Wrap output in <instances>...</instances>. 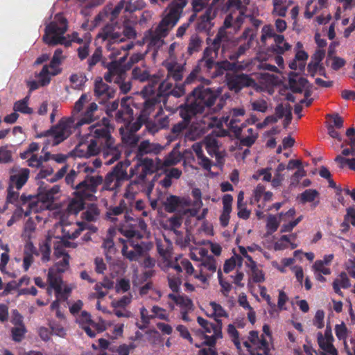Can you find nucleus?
Returning a JSON list of instances; mask_svg holds the SVG:
<instances>
[{
	"label": "nucleus",
	"instance_id": "f257e3e1",
	"mask_svg": "<svg viewBox=\"0 0 355 355\" xmlns=\"http://www.w3.org/2000/svg\"><path fill=\"white\" fill-rule=\"evenodd\" d=\"M137 10L133 3L128 0H121L117 5L110 11V20L114 21L120 15L123 21L122 32L116 26L107 25L98 34V37L103 41L108 40L110 44L108 49L111 51L109 57L112 60L109 64V73L105 76L107 82H119V79H123V71L121 69L122 64L128 56V51L132 48V44L124 46H119V42H122L125 39L134 38L136 36L135 25L137 19L132 12Z\"/></svg>",
	"mask_w": 355,
	"mask_h": 355
},
{
	"label": "nucleus",
	"instance_id": "f03ea898",
	"mask_svg": "<svg viewBox=\"0 0 355 355\" xmlns=\"http://www.w3.org/2000/svg\"><path fill=\"white\" fill-rule=\"evenodd\" d=\"M250 2V0H228L227 10L230 13L225 19L223 26L219 29L211 46L205 51L204 57L200 61L198 65L185 80L184 86L199 83L194 89H202V85H209L210 84L209 80L202 78L199 75L200 69L204 67L208 71L213 67L214 64V60L217 55L218 50L220 46L224 49L225 43L229 40L226 29L232 28L234 32L240 29L245 17L246 6Z\"/></svg>",
	"mask_w": 355,
	"mask_h": 355
},
{
	"label": "nucleus",
	"instance_id": "7ed1b4c3",
	"mask_svg": "<svg viewBox=\"0 0 355 355\" xmlns=\"http://www.w3.org/2000/svg\"><path fill=\"white\" fill-rule=\"evenodd\" d=\"M186 6V0H175L171 2L166 10V15L155 31H150L145 35L144 40L149 46L158 49L162 46L163 38L170 30L175 26Z\"/></svg>",
	"mask_w": 355,
	"mask_h": 355
},
{
	"label": "nucleus",
	"instance_id": "20e7f679",
	"mask_svg": "<svg viewBox=\"0 0 355 355\" xmlns=\"http://www.w3.org/2000/svg\"><path fill=\"white\" fill-rule=\"evenodd\" d=\"M90 135L94 137L90 140L87 146L86 155H96L101 148L107 150V153H111L114 156L117 154V150L114 145V140L111 136V130L113 128L110 124V120L103 118L101 123L91 125Z\"/></svg>",
	"mask_w": 355,
	"mask_h": 355
},
{
	"label": "nucleus",
	"instance_id": "39448f33",
	"mask_svg": "<svg viewBox=\"0 0 355 355\" xmlns=\"http://www.w3.org/2000/svg\"><path fill=\"white\" fill-rule=\"evenodd\" d=\"M67 30L66 18L60 13L57 14L53 20L46 26L43 41L49 45L62 44L66 47L70 46L72 42L79 44L83 42V40L78 37L77 33L64 36Z\"/></svg>",
	"mask_w": 355,
	"mask_h": 355
},
{
	"label": "nucleus",
	"instance_id": "423d86ee",
	"mask_svg": "<svg viewBox=\"0 0 355 355\" xmlns=\"http://www.w3.org/2000/svg\"><path fill=\"white\" fill-rule=\"evenodd\" d=\"M218 94L214 90H192L187 97L186 104L180 107V114L184 121L189 122L197 114L202 113L215 102Z\"/></svg>",
	"mask_w": 355,
	"mask_h": 355
},
{
	"label": "nucleus",
	"instance_id": "0eeeda50",
	"mask_svg": "<svg viewBox=\"0 0 355 355\" xmlns=\"http://www.w3.org/2000/svg\"><path fill=\"white\" fill-rule=\"evenodd\" d=\"M161 97V94H157L155 98H150L145 101L144 107L140 112L137 121L133 123L130 126L125 127V130L121 127L119 130L121 134V138L124 143L129 146H135L139 141V137L135 132L139 130L144 122L146 121L150 113L154 109V106L157 102H159V98Z\"/></svg>",
	"mask_w": 355,
	"mask_h": 355
},
{
	"label": "nucleus",
	"instance_id": "6e6552de",
	"mask_svg": "<svg viewBox=\"0 0 355 355\" xmlns=\"http://www.w3.org/2000/svg\"><path fill=\"white\" fill-rule=\"evenodd\" d=\"M65 58L66 56L63 54L62 50L57 49L54 52L50 64L44 66L40 73L35 76V78L28 82V85L30 87V89H37L38 87L46 86L52 76L60 73L61 69L60 66Z\"/></svg>",
	"mask_w": 355,
	"mask_h": 355
},
{
	"label": "nucleus",
	"instance_id": "1a4fd4ad",
	"mask_svg": "<svg viewBox=\"0 0 355 355\" xmlns=\"http://www.w3.org/2000/svg\"><path fill=\"white\" fill-rule=\"evenodd\" d=\"M127 167L122 162L117 163L109 172L103 180L102 189L118 192L124 181L129 179L127 173Z\"/></svg>",
	"mask_w": 355,
	"mask_h": 355
},
{
	"label": "nucleus",
	"instance_id": "9d476101",
	"mask_svg": "<svg viewBox=\"0 0 355 355\" xmlns=\"http://www.w3.org/2000/svg\"><path fill=\"white\" fill-rule=\"evenodd\" d=\"M103 178L101 175H87L83 180L80 181L74 187L73 194L76 197H81L92 200L94 193L97 191L99 185L103 184Z\"/></svg>",
	"mask_w": 355,
	"mask_h": 355
},
{
	"label": "nucleus",
	"instance_id": "9b49d317",
	"mask_svg": "<svg viewBox=\"0 0 355 355\" xmlns=\"http://www.w3.org/2000/svg\"><path fill=\"white\" fill-rule=\"evenodd\" d=\"M157 170V166L152 159L145 157L139 158L134 167L130 171V178L136 176L135 184H144L146 182V177L152 175Z\"/></svg>",
	"mask_w": 355,
	"mask_h": 355
},
{
	"label": "nucleus",
	"instance_id": "f8f14e48",
	"mask_svg": "<svg viewBox=\"0 0 355 355\" xmlns=\"http://www.w3.org/2000/svg\"><path fill=\"white\" fill-rule=\"evenodd\" d=\"M197 322L202 328L203 333L207 334L205 336L206 340L204 343L209 347L215 346L216 340L223 337L221 320L215 318V323H212L198 316Z\"/></svg>",
	"mask_w": 355,
	"mask_h": 355
},
{
	"label": "nucleus",
	"instance_id": "ddd939ff",
	"mask_svg": "<svg viewBox=\"0 0 355 355\" xmlns=\"http://www.w3.org/2000/svg\"><path fill=\"white\" fill-rule=\"evenodd\" d=\"M75 126L73 116L62 119L55 126L48 130L45 135H51L53 139V144L58 145L69 137L71 134L72 128Z\"/></svg>",
	"mask_w": 355,
	"mask_h": 355
},
{
	"label": "nucleus",
	"instance_id": "4468645a",
	"mask_svg": "<svg viewBox=\"0 0 355 355\" xmlns=\"http://www.w3.org/2000/svg\"><path fill=\"white\" fill-rule=\"evenodd\" d=\"M245 114V110L243 108H233L227 116H224L221 119V122L229 128L236 139H240L242 130L245 127V123L238 125V123L241 121L240 117L243 116Z\"/></svg>",
	"mask_w": 355,
	"mask_h": 355
},
{
	"label": "nucleus",
	"instance_id": "2eb2a0df",
	"mask_svg": "<svg viewBox=\"0 0 355 355\" xmlns=\"http://www.w3.org/2000/svg\"><path fill=\"white\" fill-rule=\"evenodd\" d=\"M291 92L286 93V90H279V99L282 101L275 107V115L279 119H282L292 114L291 106L285 101L295 102L297 99V94H302L303 90H291Z\"/></svg>",
	"mask_w": 355,
	"mask_h": 355
},
{
	"label": "nucleus",
	"instance_id": "dca6fc26",
	"mask_svg": "<svg viewBox=\"0 0 355 355\" xmlns=\"http://www.w3.org/2000/svg\"><path fill=\"white\" fill-rule=\"evenodd\" d=\"M55 226L57 230H60L61 237L68 239H76L86 228L84 222L72 223L64 220L56 223Z\"/></svg>",
	"mask_w": 355,
	"mask_h": 355
},
{
	"label": "nucleus",
	"instance_id": "f3484780",
	"mask_svg": "<svg viewBox=\"0 0 355 355\" xmlns=\"http://www.w3.org/2000/svg\"><path fill=\"white\" fill-rule=\"evenodd\" d=\"M170 120L168 115L165 113L162 107H159L158 112L154 116V119L149 121L148 118L146 121L144 122L148 132L154 134L161 129L168 127Z\"/></svg>",
	"mask_w": 355,
	"mask_h": 355
},
{
	"label": "nucleus",
	"instance_id": "a211bd4d",
	"mask_svg": "<svg viewBox=\"0 0 355 355\" xmlns=\"http://www.w3.org/2000/svg\"><path fill=\"white\" fill-rule=\"evenodd\" d=\"M295 57L289 63V67L293 70H300L303 71L305 69L306 61L309 58V54L304 49L303 44L297 42L294 48Z\"/></svg>",
	"mask_w": 355,
	"mask_h": 355
},
{
	"label": "nucleus",
	"instance_id": "6ab92c4d",
	"mask_svg": "<svg viewBox=\"0 0 355 355\" xmlns=\"http://www.w3.org/2000/svg\"><path fill=\"white\" fill-rule=\"evenodd\" d=\"M114 118L117 123H123L125 128L133 123V110L126 104L124 98L121 101V107L114 113Z\"/></svg>",
	"mask_w": 355,
	"mask_h": 355
},
{
	"label": "nucleus",
	"instance_id": "aec40b11",
	"mask_svg": "<svg viewBox=\"0 0 355 355\" xmlns=\"http://www.w3.org/2000/svg\"><path fill=\"white\" fill-rule=\"evenodd\" d=\"M254 36L253 30L246 28L239 39V42H243V43L239 46L238 51L234 54L230 56V58L231 60H236L241 55H243L251 47Z\"/></svg>",
	"mask_w": 355,
	"mask_h": 355
},
{
	"label": "nucleus",
	"instance_id": "412c9836",
	"mask_svg": "<svg viewBox=\"0 0 355 355\" xmlns=\"http://www.w3.org/2000/svg\"><path fill=\"white\" fill-rule=\"evenodd\" d=\"M230 89H241L243 87H254L256 83L248 75L241 73L232 76L228 79Z\"/></svg>",
	"mask_w": 355,
	"mask_h": 355
},
{
	"label": "nucleus",
	"instance_id": "4be33fe9",
	"mask_svg": "<svg viewBox=\"0 0 355 355\" xmlns=\"http://www.w3.org/2000/svg\"><path fill=\"white\" fill-rule=\"evenodd\" d=\"M12 174L10 177V186L15 187L17 190L20 189L27 182L30 171L28 168H12Z\"/></svg>",
	"mask_w": 355,
	"mask_h": 355
},
{
	"label": "nucleus",
	"instance_id": "5701e85b",
	"mask_svg": "<svg viewBox=\"0 0 355 355\" xmlns=\"http://www.w3.org/2000/svg\"><path fill=\"white\" fill-rule=\"evenodd\" d=\"M164 65L167 69L168 78H172L175 82L182 80L184 71L183 64L178 63L175 60H166Z\"/></svg>",
	"mask_w": 355,
	"mask_h": 355
},
{
	"label": "nucleus",
	"instance_id": "b1692460",
	"mask_svg": "<svg viewBox=\"0 0 355 355\" xmlns=\"http://www.w3.org/2000/svg\"><path fill=\"white\" fill-rule=\"evenodd\" d=\"M190 202L185 198H180L176 196L171 195L166 198L164 202L165 210L168 213H173L178 207L189 206Z\"/></svg>",
	"mask_w": 355,
	"mask_h": 355
},
{
	"label": "nucleus",
	"instance_id": "393cba45",
	"mask_svg": "<svg viewBox=\"0 0 355 355\" xmlns=\"http://www.w3.org/2000/svg\"><path fill=\"white\" fill-rule=\"evenodd\" d=\"M200 143L202 144V147L204 146L211 156L214 155L218 159L220 158L219 144L216 136L209 135Z\"/></svg>",
	"mask_w": 355,
	"mask_h": 355
},
{
	"label": "nucleus",
	"instance_id": "a878e982",
	"mask_svg": "<svg viewBox=\"0 0 355 355\" xmlns=\"http://www.w3.org/2000/svg\"><path fill=\"white\" fill-rule=\"evenodd\" d=\"M130 245L132 247V250H128L127 244H124L121 253L130 261H137L139 257L143 255L144 250L141 245L135 243L132 241H129Z\"/></svg>",
	"mask_w": 355,
	"mask_h": 355
},
{
	"label": "nucleus",
	"instance_id": "bb28decb",
	"mask_svg": "<svg viewBox=\"0 0 355 355\" xmlns=\"http://www.w3.org/2000/svg\"><path fill=\"white\" fill-rule=\"evenodd\" d=\"M163 146L157 143H151L148 140L142 141L137 149V156H143L146 154L159 153L163 150Z\"/></svg>",
	"mask_w": 355,
	"mask_h": 355
},
{
	"label": "nucleus",
	"instance_id": "cd10ccee",
	"mask_svg": "<svg viewBox=\"0 0 355 355\" xmlns=\"http://www.w3.org/2000/svg\"><path fill=\"white\" fill-rule=\"evenodd\" d=\"M38 256L39 253L31 241H27L24 246L23 266L26 271L28 270L33 262V256Z\"/></svg>",
	"mask_w": 355,
	"mask_h": 355
},
{
	"label": "nucleus",
	"instance_id": "c85d7f7f",
	"mask_svg": "<svg viewBox=\"0 0 355 355\" xmlns=\"http://www.w3.org/2000/svg\"><path fill=\"white\" fill-rule=\"evenodd\" d=\"M233 198L230 194H225L223 198V209L220 216V224L223 227L227 226L230 220V214L232 211Z\"/></svg>",
	"mask_w": 355,
	"mask_h": 355
},
{
	"label": "nucleus",
	"instance_id": "c756f323",
	"mask_svg": "<svg viewBox=\"0 0 355 355\" xmlns=\"http://www.w3.org/2000/svg\"><path fill=\"white\" fill-rule=\"evenodd\" d=\"M180 146V144H177L173 150L165 157L162 164L163 166H174L182 160L183 156L179 150Z\"/></svg>",
	"mask_w": 355,
	"mask_h": 355
},
{
	"label": "nucleus",
	"instance_id": "7c9ffc66",
	"mask_svg": "<svg viewBox=\"0 0 355 355\" xmlns=\"http://www.w3.org/2000/svg\"><path fill=\"white\" fill-rule=\"evenodd\" d=\"M98 107L96 103H90L85 112L83 114L81 118L76 123V126L78 127L85 123L93 122L96 119L95 112L98 110Z\"/></svg>",
	"mask_w": 355,
	"mask_h": 355
},
{
	"label": "nucleus",
	"instance_id": "2f4dec72",
	"mask_svg": "<svg viewBox=\"0 0 355 355\" xmlns=\"http://www.w3.org/2000/svg\"><path fill=\"white\" fill-rule=\"evenodd\" d=\"M47 280L51 288H53L56 294L62 293V277L60 272L54 271V269H49Z\"/></svg>",
	"mask_w": 355,
	"mask_h": 355
},
{
	"label": "nucleus",
	"instance_id": "473e14b6",
	"mask_svg": "<svg viewBox=\"0 0 355 355\" xmlns=\"http://www.w3.org/2000/svg\"><path fill=\"white\" fill-rule=\"evenodd\" d=\"M192 150L196 153L199 162L198 164L205 170H210L211 167V160L203 154L202 144L195 143L192 145Z\"/></svg>",
	"mask_w": 355,
	"mask_h": 355
},
{
	"label": "nucleus",
	"instance_id": "72a5a7b5",
	"mask_svg": "<svg viewBox=\"0 0 355 355\" xmlns=\"http://www.w3.org/2000/svg\"><path fill=\"white\" fill-rule=\"evenodd\" d=\"M318 343L320 347L323 349L326 353L330 355H338L337 349L333 345L334 340L325 339L321 332L317 334Z\"/></svg>",
	"mask_w": 355,
	"mask_h": 355
},
{
	"label": "nucleus",
	"instance_id": "f704fd0d",
	"mask_svg": "<svg viewBox=\"0 0 355 355\" xmlns=\"http://www.w3.org/2000/svg\"><path fill=\"white\" fill-rule=\"evenodd\" d=\"M290 89H309V82L303 76L291 73L289 76Z\"/></svg>",
	"mask_w": 355,
	"mask_h": 355
},
{
	"label": "nucleus",
	"instance_id": "c9c22d12",
	"mask_svg": "<svg viewBox=\"0 0 355 355\" xmlns=\"http://www.w3.org/2000/svg\"><path fill=\"white\" fill-rule=\"evenodd\" d=\"M286 3L287 0H272V15L273 17H285L288 11V6Z\"/></svg>",
	"mask_w": 355,
	"mask_h": 355
},
{
	"label": "nucleus",
	"instance_id": "e433bc0d",
	"mask_svg": "<svg viewBox=\"0 0 355 355\" xmlns=\"http://www.w3.org/2000/svg\"><path fill=\"white\" fill-rule=\"evenodd\" d=\"M248 135L242 137V134L241 135L240 140L241 144L244 146L250 147L252 146L257 139L258 138L259 133L257 130L250 128L247 130Z\"/></svg>",
	"mask_w": 355,
	"mask_h": 355
},
{
	"label": "nucleus",
	"instance_id": "4c0bfd02",
	"mask_svg": "<svg viewBox=\"0 0 355 355\" xmlns=\"http://www.w3.org/2000/svg\"><path fill=\"white\" fill-rule=\"evenodd\" d=\"M126 208L124 200H121L118 206L110 208L106 214L107 218L112 222H116L117 218L116 216L121 215L123 213Z\"/></svg>",
	"mask_w": 355,
	"mask_h": 355
},
{
	"label": "nucleus",
	"instance_id": "58836bf2",
	"mask_svg": "<svg viewBox=\"0 0 355 355\" xmlns=\"http://www.w3.org/2000/svg\"><path fill=\"white\" fill-rule=\"evenodd\" d=\"M322 9L320 5L318 4V1L315 2L314 0H309L305 5L304 17L307 19H311Z\"/></svg>",
	"mask_w": 355,
	"mask_h": 355
},
{
	"label": "nucleus",
	"instance_id": "ea45409f",
	"mask_svg": "<svg viewBox=\"0 0 355 355\" xmlns=\"http://www.w3.org/2000/svg\"><path fill=\"white\" fill-rule=\"evenodd\" d=\"M29 97L26 96L21 100L17 101L13 106V110L15 112H19L23 114H32L33 109L28 106V101Z\"/></svg>",
	"mask_w": 355,
	"mask_h": 355
},
{
	"label": "nucleus",
	"instance_id": "a19ab883",
	"mask_svg": "<svg viewBox=\"0 0 355 355\" xmlns=\"http://www.w3.org/2000/svg\"><path fill=\"white\" fill-rule=\"evenodd\" d=\"M87 200L85 198L76 197L71 200L69 205V210L73 214H77L80 211L83 210L85 207V200Z\"/></svg>",
	"mask_w": 355,
	"mask_h": 355
},
{
	"label": "nucleus",
	"instance_id": "79ce46f5",
	"mask_svg": "<svg viewBox=\"0 0 355 355\" xmlns=\"http://www.w3.org/2000/svg\"><path fill=\"white\" fill-rule=\"evenodd\" d=\"M91 100L92 98L89 95L87 94H83L80 98L75 103L71 116H73V119H75L76 115L82 111L84 105L89 103Z\"/></svg>",
	"mask_w": 355,
	"mask_h": 355
},
{
	"label": "nucleus",
	"instance_id": "37998d69",
	"mask_svg": "<svg viewBox=\"0 0 355 355\" xmlns=\"http://www.w3.org/2000/svg\"><path fill=\"white\" fill-rule=\"evenodd\" d=\"M83 215L87 221H96L98 218L100 211L96 205H91Z\"/></svg>",
	"mask_w": 355,
	"mask_h": 355
},
{
	"label": "nucleus",
	"instance_id": "c03bdc74",
	"mask_svg": "<svg viewBox=\"0 0 355 355\" xmlns=\"http://www.w3.org/2000/svg\"><path fill=\"white\" fill-rule=\"evenodd\" d=\"M326 62L327 65L330 66L335 71L339 70L346 64L345 59L336 55L327 57Z\"/></svg>",
	"mask_w": 355,
	"mask_h": 355
},
{
	"label": "nucleus",
	"instance_id": "a18cd8bd",
	"mask_svg": "<svg viewBox=\"0 0 355 355\" xmlns=\"http://www.w3.org/2000/svg\"><path fill=\"white\" fill-rule=\"evenodd\" d=\"M274 42L279 53L282 54L291 48V46L285 41L284 37L282 35L277 34L274 39Z\"/></svg>",
	"mask_w": 355,
	"mask_h": 355
},
{
	"label": "nucleus",
	"instance_id": "49530a36",
	"mask_svg": "<svg viewBox=\"0 0 355 355\" xmlns=\"http://www.w3.org/2000/svg\"><path fill=\"white\" fill-rule=\"evenodd\" d=\"M11 337L12 340L16 343H20L25 337L27 332L26 326L13 327L11 330Z\"/></svg>",
	"mask_w": 355,
	"mask_h": 355
},
{
	"label": "nucleus",
	"instance_id": "de8ad7c7",
	"mask_svg": "<svg viewBox=\"0 0 355 355\" xmlns=\"http://www.w3.org/2000/svg\"><path fill=\"white\" fill-rule=\"evenodd\" d=\"M51 239V236H48L45 242L40 247V251L42 254V260L44 262L50 260Z\"/></svg>",
	"mask_w": 355,
	"mask_h": 355
},
{
	"label": "nucleus",
	"instance_id": "09e8293b",
	"mask_svg": "<svg viewBox=\"0 0 355 355\" xmlns=\"http://www.w3.org/2000/svg\"><path fill=\"white\" fill-rule=\"evenodd\" d=\"M61 257L62 258V260L55 263V265L50 269H54V271L62 273L65 272L69 268V255L66 254Z\"/></svg>",
	"mask_w": 355,
	"mask_h": 355
},
{
	"label": "nucleus",
	"instance_id": "8fccbe9b",
	"mask_svg": "<svg viewBox=\"0 0 355 355\" xmlns=\"http://www.w3.org/2000/svg\"><path fill=\"white\" fill-rule=\"evenodd\" d=\"M60 191V187L58 185L53 186L49 189H46L44 193L40 194V199L43 202H51L54 200L55 195Z\"/></svg>",
	"mask_w": 355,
	"mask_h": 355
},
{
	"label": "nucleus",
	"instance_id": "3c124183",
	"mask_svg": "<svg viewBox=\"0 0 355 355\" xmlns=\"http://www.w3.org/2000/svg\"><path fill=\"white\" fill-rule=\"evenodd\" d=\"M307 70L311 76H314L315 73H322L324 71V67L321 62L315 61L311 60L307 66Z\"/></svg>",
	"mask_w": 355,
	"mask_h": 355
},
{
	"label": "nucleus",
	"instance_id": "603ef678",
	"mask_svg": "<svg viewBox=\"0 0 355 355\" xmlns=\"http://www.w3.org/2000/svg\"><path fill=\"white\" fill-rule=\"evenodd\" d=\"M70 81L74 87H85L87 78L83 73H78L70 76Z\"/></svg>",
	"mask_w": 355,
	"mask_h": 355
},
{
	"label": "nucleus",
	"instance_id": "864d4df0",
	"mask_svg": "<svg viewBox=\"0 0 355 355\" xmlns=\"http://www.w3.org/2000/svg\"><path fill=\"white\" fill-rule=\"evenodd\" d=\"M277 35L271 25H265L261 29V40L263 43H265L268 39H275Z\"/></svg>",
	"mask_w": 355,
	"mask_h": 355
},
{
	"label": "nucleus",
	"instance_id": "5fc2aeb1",
	"mask_svg": "<svg viewBox=\"0 0 355 355\" xmlns=\"http://www.w3.org/2000/svg\"><path fill=\"white\" fill-rule=\"evenodd\" d=\"M227 333L232 338V341L234 342L235 346L237 349L241 348V343L239 340V334L236 330L234 325L230 324L227 327Z\"/></svg>",
	"mask_w": 355,
	"mask_h": 355
},
{
	"label": "nucleus",
	"instance_id": "6e6d98bb",
	"mask_svg": "<svg viewBox=\"0 0 355 355\" xmlns=\"http://www.w3.org/2000/svg\"><path fill=\"white\" fill-rule=\"evenodd\" d=\"M209 305L213 310V313L210 315L211 317H228L227 313L219 304L211 302Z\"/></svg>",
	"mask_w": 355,
	"mask_h": 355
},
{
	"label": "nucleus",
	"instance_id": "4d7b16f0",
	"mask_svg": "<svg viewBox=\"0 0 355 355\" xmlns=\"http://www.w3.org/2000/svg\"><path fill=\"white\" fill-rule=\"evenodd\" d=\"M318 196V192L315 189H307L301 194L302 203L312 202Z\"/></svg>",
	"mask_w": 355,
	"mask_h": 355
},
{
	"label": "nucleus",
	"instance_id": "13d9d810",
	"mask_svg": "<svg viewBox=\"0 0 355 355\" xmlns=\"http://www.w3.org/2000/svg\"><path fill=\"white\" fill-rule=\"evenodd\" d=\"M132 74L134 80H139L140 82L146 80L149 77V74L146 70L142 71L137 67L132 70Z\"/></svg>",
	"mask_w": 355,
	"mask_h": 355
},
{
	"label": "nucleus",
	"instance_id": "bf43d9fd",
	"mask_svg": "<svg viewBox=\"0 0 355 355\" xmlns=\"http://www.w3.org/2000/svg\"><path fill=\"white\" fill-rule=\"evenodd\" d=\"M121 233L129 239L137 238L141 239L143 235L137 230H132L131 228L123 227L120 230Z\"/></svg>",
	"mask_w": 355,
	"mask_h": 355
},
{
	"label": "nucleus",
	"instance_id": "052dcab7",
	"mask_svg": "<svg viewBox=\"0 0 355 355\" xmlns=\"http://www.w3.org/2000/svg\"><path fill=\"white\" fill-rule=\"evenodd\" d=\"M201 44V40L197 35H193L189 41L188 51L192 54L195 51H198Z\"/></svg>",
	"mask_w": 355,
	"mask_h": 355
},
{
	"label": "nucleus",
	"instance_id": "680f3d73",
	"mask_svg": "<svg viewBox=\"0 0 355 355\" xmlns=\"http://www.w3.org/2000/svg\"><path fill=\"white\" fill-rule=\"evenodd\" d=\"M306 175V172L303 168H300L299 170L291 176V186L296 187L300 182V180Z\"/></svg>",
	"mask_w": 355,
	"mask_h": 355
},
{
	"label": "nucleus",
	"instance_id": "e2e57ef3",
	"mask_svg": "<svg viewBox=\"0 0 355 355\" xmlns=\"http://www.w3.org/2000/svg\"><path fill=\"white\" fill-rule=\"evenodd\" d=\"M250 268L252 279L254 282H262L264 281L263 272L257 267L256 263H252V267Z\"/></svg>",
	"mask_w": 355,
	"mask_h": 355
},
{
	"label": "nucleus",
	"instance_id": "0e129e2a",
	"mask_svg": "<svg viewBox=\"0 0 355 355\" xmlns=\"http://www.w3.org/2000/svg\"><path fill=\"white\" fill-rule=\"evenodd\" d=\"M201 266L211 272H215L216 270V261L213 257H207L202 261Z\"/></svg>",
	"mask_w": 355,
	"mask_h": 355
},
{
	"label": "nucleus",
	"instance_id": "69168bd1",
	"mask_svg": "<svg viewBox=\"0 0 355 355\" xmlns=\"http://www.w3.org/2000/svg\"><path fill=\"white\" fill-rule=\"evenodd\" d=\"M168 286L173 292L179 291L180 286L182 284V279L179 277L171 276L168 277Z\"/></svg>",
	"mask_w": 355,
	"mask_h": 355
},
{
	"label": "nucleus",
	"instance_id": "338daca9",
	"mask_svg": "<svg viewBox=\"0 0 355 355\" xmlns=\"http://www.w3.org/2000/svg\"><path fill=\"white\" fill-rule=\"evenodd\" d=\"M176 304L182 307L183 310L193 309L192 301L189 298L186 297L180 296V297H178V302H176Z\"/></svg>",
	"mask_w": 355,
	"mask_h": 355
},
{
	"label": "nucleus",
	"instance_id": "774afa93",
	"mask_svg": "<svg viewBox=\"0 0 355 355\" xmlns=\"http://www.w3.org/2000/svg\"><path fill=\"white\" fill-rule=\"evenodd\" d=\"M11 323L14 327L24 326V318L17 310L12 311Z\"/></svg>",
	"mask_w": 355,
	"mask_h": 355
}]
</instances>
